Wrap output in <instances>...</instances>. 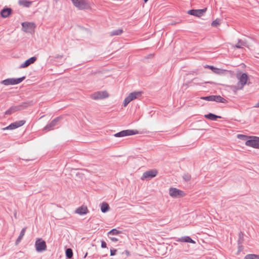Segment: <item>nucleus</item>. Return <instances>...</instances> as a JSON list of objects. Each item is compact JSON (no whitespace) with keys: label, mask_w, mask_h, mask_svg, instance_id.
Listing matches in <instances>:
<instances>
[{"label":"nucleus","mask_w":259,"mask_h":259,"mask_svg":"<svg viewBox=\"0 0 259 259\" xmlns=\"http://www.w3.org/2000/svg\"><path fill=\"white\" fill-rule=\"evenodd\" d=\"M245 145L254 148H259V138L253 137L252 139L247 140L245 142Z\"/></svg>","instance_id":"obj_11"},{"label":"nucleus","mask_w":259,"mask_h":259,"mask_svg":"<svg viewBox=\"0 0 259 259\" xmlns=\"http://www.w3.org/2000/svg\"><path fill=\"white\" fill-rule=\"evenodd\" d=\"M243 237V233L242 232H240L239 234V239H242Z\"/></svg>","instance_id":"obj_37"},{"label":"nucleus","mask_w":259,"mask_h":259,"mask_svg":"<svg viewBox=\"0 0 259 259\" xmlns=\"http://www.w3.org/2000/svg\"><path fill=\"white\" fill-rule=\"evenodd\" d=\"M25 121L24 120H19L18 121H16L10 124L9 126L4 128L3 130H14L22 126L25 124Z\"/></svg>","instance_id":"obj_14"},{"label":"nucleus","mask_w":259,"mask_h":259,"mask_svg":"<svg viewBox=\"0 0 259 259\" xmlns=\"http://www.w3.org/2000/svg\"><path fill=\"white\" fill-rule=\"evenodd\" d=\"M237 137L242 140H246L247 138V136L243 135H238Z\"/></svg>","instance_id":"obj_34"},{"label":"nucleus","mask_w":259,"mask_h":259,"mask_svg":"<svg viewBox=\"0 0 259 259\" xmlns=\"http://www.w3.org/2000/svg\"><path fill=\"white\" fill-rule=\"evenodd\" d=\"M183 178L185 181L188 182L190 180L191 176L189 174H184L183 176Z\"/></svg>","instance_id":"obj_32"},{"label":"nucleus","mask_w":259,"mask_h":259,"mask_svg":"<svg viewBox=\"0 0 259 259\" xmlns=\"http://www.w3.org/2000/svg\"><path fill=\"white\" fill-rule=\"evenodd\" d=\"M65 253H66V256L68 258H70L72 257L73 256V252L71 248H67L66 250Z\"/></svg>","instance_id":"obj_29"},{"label":"nucleus","mask_w":259,"mask_h":259,"mask_svg":"<svg viewBox=\"0 0 259 259\" xmlns=\"http://www.w3.org/2000/svg\"><path fill=\"white\" fill-rule=\"evenodd\" d=\"M87 254H88V253L87 252V253L85 254V255H84L83 258H85V257H86V256H87Z\"/></svg>","instance_id":"obj_41"},{"label":"nucleus","mask_w":259,"mask_h":259,"mask_svg":"<svg viewBox=\"0 0 259 259\" xmlns=\"http://www.w3.org/2000/svg\"><path fill=\"white\" fill-rule=\"evenodd\" d=\"M108 96L109 95L106 91H100L94 93L92 95V98L94 100H98L104 99L107 98Z\"/></svg>","instance_id":"obj_12"},{"label":"nucleus","mask_w":259,"mask_h":259,"mask_svg":"<svg viewBox=\"0 0 259 259\" xmlns=\"http://www.w3.org/2000/svg\"><path fill=\"white\" fill-rule=\"evenodd\" d=\"M35 247L37 252H42L46 250L47 248L46 242L41 238H38L35 242Z\"/></svg>","instance_id":"obj_6"},{"label":"nucleus","mask_w":259,"mask_h":259,"mask_svg":"<svg viewBox=\"0 0 259 259\" xmlns=\"http://www.w3.org/2000/svg\"><path fill=\"white\" fill-rule=\"evenodd\" d=\"M253 107L255 108L259 107V101L254 105Z\"/></svg>","instance_id":"obj_39"},{"label":"nucleus","mask_w":259,"mask_h":259,"mask_svg":"<svg viewBox=\"0 0 259 259\" xmlns=\"http://www.w3.org/2000/svg\"><path fill=\"white\" fill-rule=\"evenodd\" d=\"M25 231H26V228H24L21 230L20 235L18 236L16 241V244H18L19 243V242L21 240V239L23 238V237L25 234Z\"/></svg>","instance_id":"obj_25"},{"label":"nucleus","mask_w":259,"mask_h":259,"mask_svg":"<svg viewBox=\"0 0 259 259\" xmlns=\"http://www.w3.org/2000/svg\"><path fill=\"white\" fill-rule=\"evenodd\" d=\"M34 103L32 101H28L26 102H24L23 103H21L20 104L17 105V107L19 109V110H21L24 109H26V108L31 106L33 105Z\"/></svg>","instance_id":"obj_16"},{"label":"nucleus","mask_w":259,"mask_h":259,"mask_svg":"<svg viewBox=\"0 0 259 259\" xmlns=\"http://www.w3.org/2000/svg\"><path fill=\"white\" fill-rule=\"evenodd\" d=\"M158 172L156 169H151L147 170L144 172L141 177V180H149L154 177H156L157 175Z\"/></svg>","instance_id":"obj_8"},{"label":"nucleus","mask_w":259,"mask_h":259,"mask_svg":"<svg viewBox=\"0 0 259 259\" xmlns=\"http://www.w3.org/2000/svg\"><path fill=\"white\" fill-rule=\"evenodd\" d=\"M125 252L127 256L130 255V252L128 251L125 250Z\"/></svg>","instance_id":"obj_40"},{"label":"nucleus","mask_w":259,"mask_h":259,"mask_svg":"<svg viewBox=\"0 0 259 259\" xmlns=\"http://www.w3.org/2000/svg\"><path fill=\"white\" fill-rule=\"evenodd\" d=\"M22 30L27 33H32L35 27L33 23L23 22L22 23Z\"/></svg>","instance_id":"obj_10"},{"label":"nucleus","mask_w":259,"mask_h":259,"mask_svg":"<svg viewBox=\"0 0 259 259\" xmlns=\"http://www.w3.org/2000/svg\"><path fill=\"white\" fill-rule=\"evenodd\" d=\"M116 251V249H111L110 250V255L112 256V255H115Z\"/></svg>","instance_id":"obj_36"},{"label":"nucleus","mask_w":259,"mask_h":259,"mask_svg":"<svg viewBox=\"0 0 259 259\" xmlns=\"http://www.w3.org/2000/svg\"><path fill=\"white\" fill-rule=\"evenodd\" d=\"M169 194L173 198H179L183 197L185 195V193L183 191L176 188H170L169 189Z\"/></svg>","instance_id":"obj_9"},{"label":"nucleus","mask_w":259,"mask_h":259,"mask_svg":"<svg viewBox=\"0 0 259 259\" xmlns=\"http://www.w3.org/2000/svg\"><path fill=\"white\" fill-rule=\"evenodd\" d=\"M36 60V58L35 57H32L28 59L26 61H25L23 63H22L20 65V68H25L30 64L33 63Z\"/></svg>","instance_id":"obj_17"},{"label":"nucleus","mask_w":259,"mask_h":259,"mask_svg":"<svg viewBox=\"0 0 259 259\" xmlns=\"http://www.w3.org/2000/svg\"><path fill=\"white\" fill-rule=\"evenodd\" d=\"M101 246L102 248H106V243L104 241H102Z\"/></svg>","instance_id":"obj_35"},{"label":"nucleus","mask_w":259,"mask_h":259,"mask_svg":"<svg viewBox=\"0 0 259 259\" xmlns=\"http://www.w3.org/2000/svg\"><path fill=\"white\" fill-rule=\"evenodd\" d=\"M244 259H259V255L249 254L245 255Z\"/></svg>","instance_id":"obj_28"},{"label":"nucleus","mask_w":259,"mask_h":259,"mask_svg":"<svg viewBox=\"0 0 259 259\" xmlns=\"http://www.w3.org/2000/svg\"><path fill=\"white\" fill-rule=\"evenodd\" d=\"M119 233L120 231H118L116 229H113L108 232V234L112 235H116L118 234Z\"/></svg>","instance_id":"obj_30"},{"label":"nucleus","mask_w":259,"mask_h":259,"mask_svg":"<svg viewBox=\"0 0 259 259\" xmlns=\"http://www.w3.org/2000/svg\"><path fill=\"white\" fill-rule=\"evenodd\" d=\"M201 99L208 101H215L218 103H226L227 102L225 99L220 95H211L203 97H201Z\"/></svg>","instance_id":"obj_4"},{"label":"nucleus","mask_w":259,"mask_h":259,"mask_svg":"<svg viewBox=\"0 0 259 259\" xmlns=\"http://www.w3.org/2000/svg\"><path fill=\"white\" fill-rule=\"evenodd\" d=\"M179 240L183 242H189L191 243H195V242L189 236L182 237L181 238H180Z\"/></svg>","instance_id":"obj_24"},{"label":"nucleus","mask_w":259,"mask_h":259,"mask_svg":"<svg viewBox=\"0 0 259 259\" xmlns=\"http://www.w3.org/2000/svg\"><path fill=\"white\" fill-rule=\"evenodd\" d=\"M19 4L24 7H29L31 5L32 2L27 0H20L19 1Z\"/></svg>","instance_id":"obj_26"},{"label":"nucleus","mask_w":259,"mask_h":259,"mask_svg":"<svg viewBox=\"0 0 259 259\" xmlns=\"http://www.w3.org/2000/svg\"><path fill=\"white\" fill-rule=\"evenodd\" d=\"M138 134L136 130H123L114 135L115 137H124L125 136L135 135Z\"/></svg>","instance_id":"obj_7"},{"label":"nucleus","mask_w":259,"mask_h":259,"mask_svg":"<svg viewBox=\"0 0 259 259\" xmlns=\"http://www.w3.org/2000/svg\"><path fill=\"white\" fill-rule=\"evenodd\" d=\"M205 67L206 68H208L211 69L215 73H218V72H219L218 71H219V69L217 68H215L213 66L206 65Z\"/></svg>","instance_id":"obj_31"},{"label":"nucleus","mask_w":259,"mask_h":259,"mask_svg":"<svg viewBox=\"0 0 259 259\" xmlns=\"http://www.w3.org/2000/svg\"><path fill=\"white\" fill-rule=\"evenodd\" d=\"M204 117L206 118H207V119H209L210 120H213V121L216 120L218 118H221V116L216 115H215L213 113H210L208 114L205 115Z\"/></svg>","instance_id":"obj_22"},{"label":"nucleus","mask_w":259,"mask_h":259,"mask_svg":"<svg viewBox=\"0 0 259 259\" xmlns=\"http://www.w3.org/2000/svg\"><path fill=\"white\" fill-rule=\"evenodd\" d=\"M25 78V76L17 78H8L3 80L2 83L5 85L17 84L22 82Z\"/></svg>","instance_id":"obj_5"},{"label":"nucleus","mask_w":259,"mask_h":259,"mask_svg":"<svg viewBox=\"0 0 259 259\" xmlns=\"http://www.w3.org/2000/svg\"><path fill=\"white\" fill-rule=\"evenodd\" d=\"M88 212V208L86 206H82L79 207L75 210V213L80 215L87 214Z\"/></svg>","instance_id":"obj_18"},{"label":"nucleus","mask_w":259,"mask_h":259,"mask_svg":"<svg viewBox=\"0 0 259 259\" xmlns=\"http://www.w3.org/2000/svg\"><path fill=\"white\" fill-rule=\"evenodd\" d=\"M73 5L79 10L89 9L91 8L87 0H71Z\"/></svg>","instance_id":"obj_2"},{"label":"nucleus","mask_w":259,"mask_h":259,"mask_svg":"<svg viewBox=\"0 0 259 259\" xmlns=\"http://www.w3.org/2000/svg\"><path fill=\"white\" fill-rule=\"evenodd\" d=\"M237 78L238 79V82L236 85L233 87L234 90L236 91L242 90L244 88L247 83L248 76L246 73H243L240 75L238 74Z\"/></svg>","instance_id":"obj_1"},{"label":"nucleus","mask_w":259,"mask_h":259,"mask_svg":"<svg viewBox=\"0 0 259 259\" xmlns=\"http://www.w3.org/2000/svg\"><path fill=\"white\" fill-rule=\"evenodd\" d=\"M219 24V20L218 19H216V20H214L213 21H212V22L211 23V26H213V27H216Z\"/></svg>","instance_id":"obj_33"},{"label":"nucleus","mask_w":259,"mask_h":259,"mask_svg":"<svg viewBox=\"0 0 259 259\" xmlns=\"http://www.w3.org/2000/svg\"><path fill=\"white\" fill-rule=\"evenodd\" d=\"M206 11V8L203 9H198V10H190L188 11V14L197 16V17H200Z\"/></svg>","instance_id":"obj_15"},{"label":"nucleus","mask_w":259,"mask_h":259,"mask_svg":"<svg viewBox=\"0 0 259 259\" xmlns=\"http://www.w3.org/2000/svg\"><path fill=\"white\" fill-rule=\"evenodd\" d=\"M141 95V92H134L131 93L128 96L124 99L123 102V106L126 107L131 101L140 97Z\"/></svg>","instance_id":"obj_3"},{"label":"nucleus","mask_w":259,"mask_h":259,"mask_svg":"<svg viewBox=\"0 0 259 259\" xmlns=\"http://www.w3.org/2000/svg\"><path fill=\"white\" fill-rule=\"evenodd\" d=\"M18 108L17 106H12L5 112V114L10 115L15 112L19 111V109Z\"/></svg>","instance_id":"obj_21"},{"label":"nucleus","mask_w":259,"mask_h":259,"mask_svg":"<svg viewBox=\"0 0 259 259\" xmlns=\"http://www.w3.org/2000/svg\"><path fill=\"white\" fill-rule=\"evenodd\" d=\"M109 209V206L108 204L106 202H103L101 204V211L103 213H105L108 211Z\"/></svg>","instance_id":"obj_23"},{"label":"nucleus","mask_w":259,"mask_h":259,"mask_svg":"<svg viewBox=\"0 0 259 259\" xmlns=\"http://www.w3.org/2000/svg\"><path fill=\"white\" fill-rule=\"evenodd\" d=\"M110 239L114 242L118 241V239L115 237L111 238Z\"/></svg>","instance_id":"obj_38"},{"label":"nucleus","mask_w":259,"mask_h":259,"mask_svg":"<svg viewBox=\"0 0 259 259\" xmlns=\"http://www.w3.org/2000/svg\"><path fill=\"white\" fill-rule=\"evenodd\" d=\"M246 46H247L246 42L245 41L239 39L238 40L237 44L236 45H235V46H233V47L234 48L241 49L243 47H246Z\"/></svg>","instance_id":"obj_20"},{"label":"nucleus","mask_w":259,"mask_h":259,"mask_svg":"<svg viewBox=\"0 0 259 259\" xmlns=\"http://www.w3.org/2000/svg\"><path fill=\"white\" fill-rule=\"evenodd\" d=\"M12 9L11 8H5L3 9L1 12V16L3 18L8 17L11 13Z\"/></svg>","instance_id":"obj_19"},{"label":"nucleus","mask_w":259,"mask_h":259,"mask_svg":"<svg viewBox=\"0 0 259 259\" xmlns=\"http://www.w3.org/2000/svg\"><path fill=\"white\" fill-rule=\"evenodd\" d=\"M123 32V30L122 29H118L116 30H114L110 32V36L113 35H119L122 34Z\"/></svg>","instance_id":"obj_27"},{"label":"nucleus","mask_w":259,"mask_h":259,"mask_svg":"<svg viewBox=\"0 0 259 259\" xmlns=\"http://www.w3.org/2000/svg\"><path fill=\"white\" fill-rule=\"evenodd\" d=\"M148 0H144V1L146 3L148 1Z\"/></svg>","instance_id":"obj_42"},{"label":"nucleus","mask_w":259,"mask_h":259,"mask_svg":"<svg viewBox=\"0 0 259 259\" xmlns=\"http://www.w3.org/2000/svg\"><path fill=\"white\" fill-rule=\"evenodd\" d=\"M61 119V117H58L53 119L50 123L48 124L43 129L44 131L47 132L53 130L57 123Z\"/></svg>","instance_id":"obj_13"}]
</instances>
